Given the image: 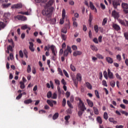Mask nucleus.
<instances>
[{
	"mask_svg": "<svg viewBox=\"0 0 128 128\" xmlns=\"http://www.w3.org/2000/svg\"><path fill=\"white\" fill-rule=\"evenodd\" d=\"M54 12V7H48L45 6L44 8L42 10V14L45 16H50V14Z\"/></svg>",
	"mask_w": 128,
	"mask_h": 128,
	"instance_id": "nucleus-1",
	"label": "nucleus"
},
{
	"mask_svg": "<svg viewBox=\"0 0 128 128\" xmlns=\"http://www.w3.org/2000/svg\"><path fill=\"white\" fill-rule=\"evenodd\" d=\"M78 108L79 109V110H82V112H84V110H86V106H84V104L82 102V101L80 99H79Z\"/></svg>",
	"mask_w": 128,
	"mask_h": 128,
	"instance_id": "nucleus-2",
	"label": "nucleus"
},
{
	"mask_svg": "<svg viewBox=\"0 0 128 128\" xmlns=\"http://www.w3.org/2000/svg\"><path fill=\"white\" fill-rule=\"evenodd\" d=\"M68 52L70 54L72 52V48H70V46H67L66 49L64 51V56H68Z\"/></svg>",
	"mask_w": 128,
	"mask_h": 128,
	"instance_id": "nucleus-3",
	"label": "nucleus"
},
{
	"mask_svg": "<svg viewBox=\"0 0 128 128\" xmlns=\"http://www.w3.org/2000/svg\"><path fill=\"white\" fill-rule=\"evenodd\" d=\"M22 8V4H20V3L13 4L11 6V8H12L13 10L16 9V8L20 10V8Z\"/></svg>",
	"mask_w": 128,
	"mask_h": 128,
	"instance_id": "nucleus-4",
	"label": "nucleus"
},
{
	"mask_svg": "<svg viewBox=\"0 0 128 128\" xmlns=\"http://www.w3.org/2000/svg\"><path fill=\"white\" fill-rule=\"evenodd\" d=\"M108 78L110 80H114V74L112 73V72L110 71V68L108 69Z\"/></svg>",
	"mask_w": 128,
	"mask_h": 128,
	"instance_id": "nucleus-5",
	"label": "nucleus"
},
{
	"mask_svg": "<svg viewBox=\"0 0 128 128\" xmlns=\"http://www.w3.org/2000/svg\"><path fill=\"white\" fill-rule=\"evenodd\" d=\"M112 16H113L115 19H118V18H120V14H118V12L116 11L115 10L112 12Z\"/></svg>",
	"mask_w": 128,
	"mask_h": 128,
	"instance_id": "nucleus-6",
	"label": "nucleus"
},
{
	"mask_svg": "<svg viewBox=\"0 0 128 128\" xmlns=\"http://www.w3.org/2000/svg\"><path fill=\"white\" fill-rule=\"evenodd\" d=\"M112 6L114 8H115V10H116L118 9V6H120V2L118 0H114L112 1Z\"/></svg>",
	"mask_w": 128,
	"mask_h": 128,
	"instance_id": "nucleus-7",
	"label": "nucleus"
},
{
	"mask_svg": "<svg viewBox=\"0 0 128 128\" xmlns=\"http://www.w3.org/2000/svg\"><path fill=\"white\" fill-rule=\"evenodd\" d=\"M50 48L52 52V54H54V56H56L57 51H56V46H54V45H52L50 46Z\"/></svg>",
	"mask_w": 128,
	"mask_h": 128,
	"instance_id": "nucleus-8",
	"label": "nucleus"
},
{
	"mask_svg": "<svg viewBox=\"0 0 128 128\" xmlns=\"http://www.w3.org/2000/svg\"><path fill=\"white\" fill-rule=\"evenodd\" d=\"M16 18H18L19 20H22V22H24V20H26L28 18L24 16H22V15H18L16 16Z\"/></svg>",
	"mask_w": 128,
	"mask_h": 128,
	"instance_id": "nucleus-9",
	"label": "nucleus"
},
{
	"mask_svg": "<svg viewBox=\"0 0 128 128\" xmlns=\"http://www.w3.org/2000/svg\"><path fill=\"white\" fill-rule=\"evenodd\" d=\"M112 28L117 32L120 30V27L116 24H113L112 25Z\"/></svg>",
	"mask_w": 128,
	"mask_h": 128,
	"instance_id": "nucleus-10",
	"label": "nucleus"
},
{
	"mask_svg": "<svg viewBox=\"0 0 128 128\" xmlns=\"http://www.w3.org/2000/svg\"><path fill=\"white\" fill-rule=\"evenodd\" d=\"M54 0H50L48 1V4H46V6L51 8L50 6L54 4Z\"/></svg>",
	"mask_w": 128,
	"mask_h": 128,
	"instance_id": "nucleus-11",
	"label": "nucleus"
},
{
	"mask_svg": "<svg viewBox=\"0 0 128 128\" xmlns=\"http://www.w3.org/2000/svg\"><path fill=\"white\" fill-rule=\"evenodd\" d=\"M90 6L91 10H94L95 12H98V10H96V8L94 7V4H92V2H90Z\"/></svg>",
	"mask_w": 128,
	"mask_h": 128,
	"instance_id": "nucleus-12",
	"label": "nucleus"
},
{
	"mask_svg": "<svg viewBox=\"0 0 128 128\" xmlns=\"http://www.w3.org/2000/svg\"><path fill=\"white\" fill-rule=\"evenodd\" d=\"M29 50L32 52H34V43L32 42H29Z\"/></svg>",
	"mask_w": 128,
	"mask_h": 128,
	"instance_id": "nucleus-13",
	"label": "nucleus"
},
{
	"mask_svg": "<svg viewBox=\"0 0 128 128\" xmlns=\"http://www.w3.org/2000/svg\"><path fill=\"white\" fill-rule=\"evenodd\" d=\"M10 16V13L6 12L4 14V18L5 20H8Z\"/></svg>",
	"mask_w": 128,
	"mask_h": 128,
	"instance_id": "nucleus-14",
	"label": "nucleus"
},
{
	"mask_svg": "<svg viewBox=\"0 0 128 128\" xmlns=\"http://www.w3.org/2000/svg\"><path fill=\"white\" fill-rule=\"evenodd\" d=\"M86 102H87V103L88 104V105L89 106H90V108H92L94 106V102H92V100H90L88 99H87Z\"/></svg>",
	"mask_w": 128,
	"mask_h": 128,
	"instance_id": "nucleus-15",
	"label": "nucleus"
},
{
	"mask_svg": "<svg viewBox=\"0 0 128 128\" xmlns=\"http://www.w3.org/2000/svg\"><path fill=\"white\" fill-rule=\"evenodd\" d=\"M122 7L124 10H128V4L127 3L122 2Z\"/></svg>",
	"mask_w": 128,
	"mask_h": 128,
	"instance_id": "nucleus-16",
	"label": "nucleus"
},
{
	"mask_svg": "<svg viewBox=\"0 0 128 128\" xmlns=\"http://www.w3.org/2000/svg\"><path fill=\"white\" fill-rule=\"evenodd\" d=\"M106 60L108 64H112V62H114V60H112V58L110 57H106Z\"/></svg>",
	"mask_w": 128,
	"mask_h": 128,
	"instance_id": "nucleus-17",
	"label": "nucleus"
},
{
	"mask_svg": "<svg viewBox=\"0 0 128 128\" xmlns=\"http://www.w3.org/2000/svg\"><path fill=\"white\" fill-rule=\"evenodd\" d=\"M6 26V25L4 23V22H0V30H2V29L4 28Z\"/></svg>",
	"mask_w": 128,
	"mask_h": 128,
	"instance_id": "nucleus-18",
	"label": "nucleus"
},
{
	"mask_svg": "<svg viewBox=\"0 0 128 128\" xmlns=\"http://www.w3.org/2000/svg\"><path fill=\"white\" fill-rule=\"evenodd\" d=\"M82 52L80 51H76L73 53V56H80L82 54Z\"/></svg>",
	"mask_w": 128,
	"mask_h": 128,
	"instance_id": "nucleus-19",
	"label": "nucleus"
},
{
	"mask_svg": "<svg viewBox=\"0 0 128 128\" xmlns=\"http://www.w3.org/2000/svg\"><path fill=\"white\" fill-rule=\"evenodd\" d=\"M70 116H66L64 117V120H66L65 124H68V120H70Z\"/></svg>",
	"mask_w": 128,
	"mask_h": 128,
	"instance_id": "nucleus-20",
	"label": "nucleus"
},
{
	"mask_svg": "<svg viewBox=\"0 0 128 128\" xmlns=\"http://www.w3.org/2000/svg\"><path fill=\"white\" fill-rule=\"evenodd\" d=\"M93 110L94 112V114H100L99 112H98V108L96 107H93Z\"/></svg>",
	"mask_w": 128,
	"mask_h": 128,
	"instance_id": "nucleus-21",
	"label": "nucleus"
},
{
	"mask_svg": "<svg viewBox=\"0 0 128 128\" xmlns=\"http://www.w3.org/2000/svg\"><path fill=\"white\" fill-rule=\"evenodd\" d=\"M96 120L98 124H102V118L100 116H98L96 118Z\"/></svg>",
	"mask_w": 128,
	"mask_h": 128,
	"instance_id": "nucleus-22",
	"label": "nucleus"
},
{
	"mask_svg": "<svg viewBox=\"0 0 128 128\" xmlns=\"http://www.w3.org/2000/svg\"><path fill=\"white\" fill-rule=\"evenodd\" d=\"M32 99H28L24 101V104H32Z\"/></svg>",
	"mask_w": 128,
	"mask_h": 128,
	"instance_id": "nucleus-23",
	"label": "nucleus"
},
{
	"mask_svg": "<svg viewBox=\"0 0 128 128\" xmlns=\"http://www.w3.org/2000/svg\"><path fill=\"white\" fill-rule=\"evenodd\" d=\"M92 15L91 14H90V16H89V24L90 26H92Z\"/></svg>",
	"mask_w": 128,
	"mask_h": 128,
	"instance_id": "nucleus-24",
	"label": "nucleus"
},
{
	"mask_svg": "<svg viewBox=\"0 0 128 128\" xmlns=\"http://www.w3.org/2000/svg\"><path fill=\"white\" fill-rule=\"evenodd\" d=\"M90 48L92 50H94V52H98V48L94 45L90 46Z\"/></svg>",
	"mask_w": 128,
	"mask_h": 128,
	"instance_id": "nucleus-25",
	"label": "nucleus"
},
{
	"mask_svg": "<svg viewBox=\"0 0 128 128\" xmlns=\"http://www.w3.org/2000/svg\"><path fill=\"white\" fill-rule=\"evenodd\" d=\"M86 86L88 88H89V90H92V84H90V82H87L86 83Z\"/></svg>",
	"mask_w": 128,
	"mask_h": 128,
	"instance_id": "nucleus-26",
	"label": "nucleus"
},
{
	"mask_svg": "<svg viewBox=\"0 0 128 128\" xmlns=\"http://www.w3.org/2000/svg\"><path fill=\"white\" fill-rule=\"evenodd\" d=\"M118 22L119 24H122V26H126V23L124 22V21L122 19H118Z\"/></svg>",
	"mask_w": 128,
	"mask_h": 128,
	"instance_id": "nucleus-27",
	"label": "nucleus"
},
{
	"mask_svg": "<svg viewBox=\"0 0 128 128\" xmlns=\"http://www.w3.org/2000/svg\"><path fill=\"white\" fill-rule=\"evenodd\" d=\"M76 79L79 82H80V80H82V75L80 74H77V75H76Z\"/></svg>",
	"mask_w": 128,
	"mask_h": 128,
	"instance_id": "nucleus-28",
	"label": "nucleus"
},
{
	"mask_svg": "<svg viewBox=\"0 0 128 128\" xmlns=\"http://www.w3.org/2000/svg\"><path fill=\"white\" fill-rule=\"evenodd\" d=\"M21 28L22 30H26V28H28V30H30V28L26 24L24 26H22L21 27Z\"/></svg>",
	"mask_w": 128,
	"mask_h": 128,
	"instance_id": "nucleus-29",
	"label": "nucleus"
},
{
	"mask_svg": "<svg viewBox=\"0 0 128 128\" xmlns=\"http://www.w3.org/2000/svg\"><path fill=\"white\" fill-rule=\"evenodd\" d=\"M62 18L63 20H64V18H66V10L64 8L62 10Z\"/></svg>",
	"mask_w": 128,
	"mask_h": 128,
	"instance_id": "nucleus-30",
	"label": "nucleus"
},
{
	"mask_svg": "<svg viewBox=\"0 0 128 128\" xmlns=\"http://www.w3.org/2000/svg\"><path fill=\"white\" fill-rule=\"evenodd\" d=\"M20 88H22V90H24V88H26V86H24V83L22 82H20Z\"/></svg>",
	"mask_w": 128,
	"mask_h": 128,
	"instance_id": "nucleus-31",
	"label": "nucleus"
},
{
	"mask_svg": "<svg viewBox=\"0 0 128 128\" xmlns=\"http://www.w3.org/2000/svg\"><path fill=\"white\" fill-rule=\"evenodd\" d=\"M90 116H88L87 118H88L89 120H94V118H92V116H94V114L92 112H90Z\"/></svg>",
	"mask_w": 128,
	"mask_h": 128,
	"instance_id": "nucleus-32",
	"label": "nucleus"
},
{
	"mask_svg": "<svg viewBox=\"0 0 128 128\" xmlns=\"http://www.w3.org/2000/svg\"><path fill=\"white\" fill-rule=\"evenodd\" d=\"M46 102L47 104H49L50 106H54V104L52 103V100H46Z\"/></svg>",
	"mask_w": 128,
	"mask_h": 128,
	"instance_id": "nucleus-33",
	"label": "nucleus"
},
{
	"mask_svg": "<svg viewBox=\"0 0 128 128\" xmlns=\"http://www.w3.org/2000/svg\"><path fill=\"white\" fill-rule=\"evenodd\" d=\"M58 74H60V76H64V74H62V69H60V68H58Z\"/></svg>",
	"mask_w": 128,
	"mask_h": 128,
	"instance_id": "nucleus-34",
	"label": "nucleus"
},
{
	"mask_svg": "<svg viewBox=\"0 0 128 128\" xmlns=\"http://www.w3.org/2000/svg\"><path fill=\"white\" fill-rule=\"evenodd\" d=\"M104 118L106 120L108 118V113L106 112H104Z\"/></svg>",
	"mask_w": 128,
	"mask_h": 128,
	"instance_id": "nucleus-35",
	"label": "nucleus"
},
{
	"mask_svg": "<svg viewBox=\"0 0 128 128\" xmlns=\"http://www.w3.org/2000/svg\"><path fill=\"white\" fill-rule=\"evenodd\" d=\"M57 98L58 95L56 94V93H54L52 96V98L53 100H56Z\"/></svg>",
	"mask_w": 128,
	"mask_h": 128,
	"instance_id": "nucleus-36",
	"label": "nucleus"
},
{
	"mask_svg": "<svg viewBox=\"0 0 128 128\" xmlns=\"http://www.w3.org/2000/svg\"><path fill=\"white\" fill-rule=\"evenodd\" d=\"M103 74L106 80H108V72H106V71H104Z\"/></svg>",
	"mask_w": 128,
	"mask_h": 128,
	"instance_id": "nucleus-37",
	"label": "nucleus"
},
{
	"mask_svg": "<svg viewBox=\"0 0 128 128\" xmlns=\"http://www.w3.org/2000/svg\"><path fill=\"white\" fill-rule=\"evenodd\" d=\"M58 118V113H55L52 116L53 120H56Z\"/></svg>",
	"mask_w": 128,
	"mask_h": 128,
	"instance_id": "nucleus-38",
	"label": "nucleus"
},
{
	"mask_svg": "<svg viewBox=\"0 0 128 128\" xmlns=\"http://www.w3.org/2000/svg\"><path fill=\"white\" fill-rule=\"evenodd\" d=\"M52 92L49 91L47 93V98H52Z\"/></svg>",
	"mask_w": 128,
	"mask_h": 128,
	"instance_id": "nucleus-39",
	"label": "nucleus"
},
{
	"mask_svg": "<svg viewBox=\"0 0 128 128\" xmlns=\"http://www.w3.org/2000/svg\"><path fill=\"white\" fill-rule=\"evenodd\" d=\"M110 84L112 88H114L116 86V82L112 80L110 82Z\"/></svg>",
	"mask_w": 128,
	"mask_h": 128,
	"instance_id": "nucleus-40",
	"label": "nucleus"
},
{
	"mask_svg": "<svg viewBox=\"0 0 128 128\" xmlns=\"http://www.w3.org/2000/svg\"><path fill=\"white\" fill-rule=\"evenodd\" d=\"M62 32H63V34H66L68 32V30L66 28H64L61 30Z\"/></svg>",
	"mask_w": 128,
	"mask_h": 128,
	"instance_id": "nucleus-41",
	"label": "nucleus"
},
{
	"mask_svg": "<svg viewBox=\"0 0 128 128\" xmlns=\"http://www.w3.org/2000/svg\"><path fill=\"white\" fill-rule=\"evenodd\" d=\"M108 120L110 122H113V124H116V121H114V118H108Z\"/></svg>",
	"mask_w": 128,
	"mask_h": 128,
	"instance_id": "nucleus-42",
	"label": "nucleus"
},
{
	"mask_svg": "<svg viewBox=\"0 0 128 128\" xmlns=\"http://www.w3.org/2000/svg\"><path fill=\"white\" fill-rule=\"evenodd\" d=\"M63 72L64 74V76L67 77V78H70V76H68V72H66V70H63Z\"/></svg>",
	"mask_w": 128,
	"mask_h": 128,
	"instance_id": "nucleus-43",
	"label": "nucleus"
},
{
	"mask_svg": "<svg viewBox=\"0 0 128 128\" xmlns=\"http://www.w3.org/2000/svg\"><path fill=\"white\" fill-rule=\"evenodd\" d=\"M96 57L98 58H100L101 60L104 59V56H102V54H97L96 55Z\"/></svg>",
	"mask_w": 128,
	"mask_h": 128,
	"instance_id": "nucleus-44",
	"label": "nucleus"
},
{
	"mask_svg": "<svg viewBox=\"0 0 128 128\" xmlns=\"http://www.w3.org/2000/svg\"><path fill=\"white\" fill-rule=\"evenodd\" d=\"M30 72H32V68H30V66L28 65L27 68V72H28V74H30Z\"/></svg>",
	"mask_w": 128,
	"mask_h": 128,
	"instance_id": "nucleus-45",
	"label": "nucleus"
},
{
	"mask_svg": "<svg viewBox=\"0 0 128 128\" xmlns=\"http://www.w3.org/2000/svg\"><path fill=\"white\" fill-rule=\"evenodd\" d=\"M67 104L68 106L70 108H74V106H72V104L69 100L67 101Z\"/></svg>",
	"mask_w": 128,
	"mask_h": 128,
	"instance_id": "nucleus-46",
	"label": "nucleus"
},
{
	"mask_svg": "<svg viewBox=\"0 0 128 128\" xmlns=\"http://www.w3.org/2000/svg\"><path fill=\"white\" fill-rule=\"evenodd\" d=\"M19 56L22 58H24V52H22V50H20L19 51Z\"/></svg>",
	"mask_w": 128,
	"mask_h": 128,
	"instance_id": "nucleus-47",
	"label": "nucleus"
},
{
	"mask_svg": "<svg viewBox=\"0 0 128 128\" xmlns=\"http://www.w3.org/2000/svg\"><path fill=\"white\" fill-rule=\"evenodd\" d=\"M84 111H82V110H80L78 112V116H82V114H84Z\"/></svg>",
	"mask_w": 128,
	"mask_h": 128,
	"instance_id": "nucleus-48",
	"label": "nucleus"
},
{
	"mask_svg": "<svg viewBox=\"0 0 128 128\" xmlns=\"http://www.w3.org/2000/svg\"><path fill=\"white\" fill-rule=\"evenodd\" d=\"M66 98H64L62 102V106H66Z\"/></svg>",
	"mask_w": 128,
	"mask_h": 128,
	"instance_id": "nucleus-49",
	"label": "nucleus"
},
{
	"mask_svg": "<svg viewBox=\"0 0 128 128\" xmlns=\"http://www.w3.org/2000/svg\"><path fill=\"white\" fill-rule=\"evenodd\" d=\"M116 78H118V80H122V77L120 76V74H118L116 73Z\"/></svg>",
	"mask_w": 128,
	"mask_h": 128,
	"instance_id": "nucleus-50",
	"label": "nucleus"
},
{
	"mask_svg": "<svg viewBox=\"0 0 128 128\" xmlns=\"http://www.w3.org/2000/svg\"><path fill=\"white\" fill-rule=\"evenodd\" d=\"M95 94L98 98H100V94H98V90H95Z\"/></svg>",
	"mask_w": 128,
	"mask_h": 128,
	"instance_id": "nucleus-51",
	"label": "nucleus"
},
{
	"mask_svg": "<svg viewBox=\"0 0 128 128\" xmlns=\"http://www.w3.org/2000/svg\"><path fill=\"white\" fill-rule=\"evenodd\" d=\"M70 68L72 72H76V67H74V66L72 64H70Z\"/></svg>",
	"mask_w": 128,
	"mask_h": 128,
	"instance_id": "nucleus-52",
	"label": "nucleus"
},
{
	"mask_svg": "<svg viewBox=\"0 0 128 128\" xmlns=\"http://www.w3.org/2000/svg\"><path fill=\"white\" fill-rule=\"evenodd\" d=\"M54 82H55L56 84H57V86H60V80H58V79H55Z\"/></svg>",
	"mask_w": 128,
	"mask_h": 128,
	"instance_id": "nucleus-53",
	"label": "nucleus"
},
{
	"mask_svg": "<svg viewBox=\"0 0 128 128\" xmlns=\"http://www.w3.org/2000/svg\"><path fill=\"white\" fill-rule=\"evenodd\" d=\"M116 59L118 60H119V62H120V60H122V56H120V54L117 55Z\"/></svg>",
	"mask_w": 128,
	"mask_h": 128,
	"instance_id": "nucleus-54",
	"label": "nucleus"
},
{
	"mask_svg": "<svg viewBox=\"0 0 128 128\" xmlns=\"http://www.w3.org/2000/svg\"><path fill=\"white\" fill-rule=\"evenodd\" d=\"M50 46H45L44 50H48H48H50Z\"/></svg>",
	"mask_w": 128,
	"mask_h": 128,
	"instance_id": "nucleus-55",
	"label": "nucleus"
},
{
	"mask_svg": "<svg viewBox=\"0 0 128 128\" xmlns=\"http://www.w3.org/2000/svg\"><path fill=\"white\" fill-rule=\"evenodd\" d=\"M73 82L75 86H76V88H78V82L76 81V80L73 79Z\"/></svg>",
	"mask_w": 128,
	"mask_h": 128,
	"instance_id": "nucleus-56",
	"label": "nucleus"
},
{
	"mask_svg": "<svg viewBox=\"0 0 128 128\" xmlns=\"http://www.w3.org/2000/svg\"><path fill=\"white\" fill-rule=\"evenodd\" d=\"M102 85L104 86H108V84H106V80H103L102 82Z\"/></svg>",
	"mask_w": 128,
	"mask_h": 128,
	"instance_id": "nucleus-57",
	"label": "nucleus"
},
{
	"mask_svg": "<svg viewBox=\"0 0 128 128\" xmlns=\"http://www.w3.org/2000/svg\"><path fill=\"white\" fill-rule=\"evenodd\" d=\"M121 114H125V116H128V112H126L125 111L122 110L120 112Z\"/></svg>",
	"mask_w": 128,
	"mask_h": 128,
	"instance_id": "nucleus-58",
	"label": "nucleus"
},
{
	"mask_svg": "<svg viewBox=\"0 0 128 128\" xmlns=\"http://www.w3.org/2000/svg\"><path fill=\"white\" fill-rule=\"evenodd\" d=\"M94 30H95V32H98V26H94Z\"/></svg>",
	"mask_w": 128,
	"mask_h": 128,
	"instance_id": "nucleus-59",
	"label": "nucleus"
},
{
	"mask_svg": "<svg viewBox=\"0 0 128 128\" xmlns=\"http://www.w3.org/2000/svg\"><path fill=\"white\" fill-rule=\"evenodd\" d=\"M61 82L62 84H64V86H66V80H64V78H62V80Z\"/></svg>",
	"mask_w": 128,
	"mask_h": 128,
	"instance_id": "nucleus-60",
	"label": "nucleus"
},
{
	"mask_svg": "<svg viewBox=\"0 0 128 128\" xmlns=\"http://www.w3.org/2000/svg\"><path fill=\"white\" fill-rule=\"evenodd\" d=\"M22 94H20L18 96L16 97V100H20V98H22Z\"/></svg>",
	"mask_w": 128,
	"mask_h": 128,
	"instance_id": "nucleus-61",
	"label": "nucleus"
},
{
	"mask_svg": "<svg viewBox=\"0 0 128 128\" xmlns=\"http://www.w3.org/2000/svg\"><path fill=\"white\" fill-rule=\"evenodd\" d=\"M10 60H14V54H12V53H10Z\"/></svg>",
	"mask_w": 128,
	"mask_h": 128,
	"instance_id": "nucleus-62",
	"label": "nucleus"
},
{
	"mask_svg": "<svg viewBox=\"0 0 128 128\" xmlns=\"http://www.w3.org/2000/svg\"><path fill=\"white\" fill-rule=\"evenodd\" d=\"M124 37L126 38V40H128V32H125L124 34Z\"/></svg>",
	"mask_w": 128,
	"mask_h": 128,
	"instance_id": "nucleus-63",
	"label": "nucleus"
},
{
	"mask_svg": "<svg viewBox=\"0 0 128 128\" xmlns=\"http://www.w3.org/2000/svg\"><path fill=\"white\" fill-rule=\"evenodd\" d=\"M106 22H107L106 18H104V19L103 20V21H102V26H104V24H106Z\"/></svg>",
	"mask_w": 128,
	"mask_h": 128,
	"instance_id": "nucleus-64",
	"label": "nucleus"
}]
</instances>
